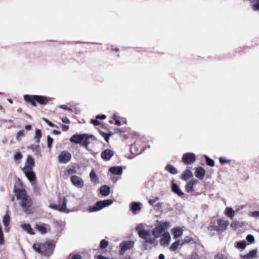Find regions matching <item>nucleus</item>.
<instances>
[{"instance_id": "43", "label": "nucleus", "mask_w": 259, "mask_h": 259, "mask_svg": "<svg viewBox=\"0 0 259 259\" xmlns=\"http://www.w3.org/2000/svg\"><path fill=\"white\" fill-rule=\"evenodd\" d=\"M193 240V238L190 236H187L184 238V243H190L191 241Z\"/></svg>"}, {"instance_id": "14", "label": "nucleus", "mask_w": 259, "mask_h": 259, "mask_svg": "<svg viewBox=\"0 0 259 259\" xmlns=\"http://www.w3.org/2000/svg\"><path fill=\"white\" fill-rule=\"evenodd\" d=\"M114 152L110 149H106L101 153V157L105 160H109L113 156Z\"/></svg>"}, {"instance_id": "11", "label": "nucleus", "mask_w": 259, "mask_h": 259, "mask_svg": "<svg viewBox=\"0 0 259 259\" xmlns=\"http://www.w3.org/2000/svg\"><path fill=\"white\" fill-rule=\"evenodd\" d=\"M71 158V154L67 151H63L58 156L59 161L62 163L68 162Z\"/></svg>"}, {"instance_id": "59", "label": "nucleus", "mask_w": 259, "mask_h": 259, "mask_svg": "<svg viewBox=\"0 0 259 259\" xmlns=\"http://www.w3.org/2000/svg\"><path fill=\"white\" fill-rule=\"evenodd\" d=\"M163 204L162 202L157 203L155 206L158 208H161L163 207Z\"/></svg>"}, {"instance_id": "15", "label": "nucleus", "mask_w": 259, "mask_h": 259, "mask_svg": "<svg viewBox=\"0 0 259 259\" xmlns=\"http://www.w3.org/2000/svg\"><path fill=\"white\" fill-rule=\"evenodd\" d=\"M85 134H75L73 135L70 140L71 142L74 143L75 144H81V141L83 140Z\"/></svg>"}, {"instance_id": "50", "label": "nucleus", "mask_w": 259, "mask_h": 259, "mask_svg": "<svg viewBox=\"0 0 259 259\" xmlns=\"http://www.w3.org/2000/svg\"><path fill=\"white\" fill-rule=\"evenodd\" d=\"M231 227L234 229H237L238 227V222L236 221H233L231 224Z\"/></svg>"}, {"instance_id": "35", "label": "nucleus", "mask_w": 259, "mask_h": 259, "mask_svg": "<svg viewBox=\"0 0 259 259\" xmlns=\"http://www.w3.org/2000/svg\"><path fill=\"white\" fill-rule=\"evenodd\" d=\"M204 157L206 160V162L207 165L211 167H213L214 166V161L211 158H210L208 156L204 155Z\"/></svg>"}, {"instance_id": "36", "label": "nucleus", "mask_w": 259, "mask_h": 259, "mask_svg": "<svg viewBox=\"0 0 259 259\" xmlns=\"http://www.w3.org/2000/svg\"><path fill=\"white\" fill-rule=\"evenodd\" d=\"M252 8L253 11H259V0H252Z\"/></svg>"}, {"instance_id": "48", "label": "nucleus", "mask_w": 259, "mask_h": 259, "mask_svg": "<svg viewBox=\"0 0 259 259\" xmlns=\"http://www.w3.org/2000/svg\"><path fill=\"white\" fill-rule=\"evenodd\" d=\"M43 120L50 127H55V124L53 123H52L51 121H50L49 120L46 118H43Z\"/></svg>"}, {"instance_id": "51", "label": "nucleus", "mask_w": 259, "mask_h": 259, "mask_svg": "<svg viewBox=\"0 0 259 259\" xmlns=\"http://www.w3.org/2000/svg\"><path fill=\"white\" fill-rule=\"evenodd\" d=\"M106 118V116L105 114L98 115L96 116L97 119H105Z\"/></svg>"}, {"instance_id": "10", "label": "nucleus", "mask_w": 259, "mask_h": 259, "mask_svg": "<svg viewBox=\"0 0 259 259\" xmlns=\"http://www.w3.org/2000/svg\"><path fill=\"white\" fill-rule=\"evenodd\" d=\"M67 202L68 200L66 198L64 197L62 200V204L61 205L57 204H50L49 207L60 211H65L67 208Z\"/></svg>"}, {"instance_id": "30", "label": "nucleus", "mask_w": 259, "mask_h": 259, "mask_svg": "<svg viewBox=\"0 0 259 259\" xmlns=\"http://www.w3.org/2000/svg\"><path fill=\"white\" fill-rule=\"evenodd\" d=\"M21 227L22 229H23L25 231L27 232V233L33 235L34 234V233L32 229L31 228L30 225L29 224H23L21 225Z\"/></svg>"}, {"instance_id": "39", "label": "nucleus", "mask_w": 259, "mask_h": 259, "mask_svg": "<svg viewBox=\"0 0 259 259\" xmlns=\"http://www.w3.org/2000/svg\"><path fill=\"white\" fill-rule=\"evenodd\" d=\"M108 245V242L105 239L102 240L100 242V246L101 248H105Z\"/></svg>"}, {"instance_id": "9", "label": "nucleus", "mask_w": 259, "mask_h": 259, "mask_svg": "<svg viewBox=\"0 0 259 259\" xmlns=\"http://www.w3.org/2000/svg\"><path fill=\"white\" fill-rule=\"evenodd\" d=\"M70 180L72 184L78 188H82L84 186V181L79 176L73 175L71 177Z\"/></svg>"}, {"instance_id": "49", "label": "nucleus", "mask_w": 259, "mask_h": 259, "mask_svg": "<svg viewBox=\"0 0 259 259\" xmlns=\"http://www.w3.org/2000/svg\"><path fill=\"white\" fill-rule=\"evenodd\" d=\"M143 228V226L142 224H139L138 226H136V230L138 232V235H139V231L144 230V229H142Z\"/></svg>"}, {"instance_id": "60", "label": "nucleus", "mask_w": 259, "mask_h": 259, "mask_svg": "<svg viewBox=\"0 0 259 259\" xmlns=\"http://www.w3.org/2000/svg\"><path fill=\"white\" fill-rule=\"evenodd\" d=\"M98 259H113V258H107L102 255H99L98 256Z\"/></svg>"}, {"instance_id": "37", "label": "nucleus", "mask_w": 259, "mask_h": 259, "mask_svg": "<svg viewBox=\"0 0 259 259\" xmlns=\"http://www.w3.org/2000/svg\"><path fill=\"white\" fill-rule=\"evenodd\" d=\"M180 245V241H176L174 242L169 247L170 251H175L177 249Z\"/></svg>"}, {"instance_id": "22", "label": "nucleus", "mask_w": 259, "mask_h": 259, "mask_svg": "<svg viewBox=\"0 0 259 259\" xmlns=\"http://www.w3.org/2000/svg\"><path fill=\"white\" fill-rule=\"evenodd\" d=\"M171 190L173 192L177 194L179 196H182L184 195L183 192L180 189L179 186L175 183H172Z\"/></svg>"}, {"instance_id": "54", "label": "nucleus", "mask_w": 259, "mask_h": 259, "mask_svg": "<svg viewBox=\"0 0 259 259\" xmlns=\"http://www.w3.org/2000/svg\"><path fill=\"white\" fill-rule=\"evenodd\" d=\"M92 123L96 126L99 125L100 123V121L96 119H92Z\"/></svg>"}, {"instance_id": "8", "label": "nucleus", "mask_w": 259, "mask_h": 259, "mask_svg": "<svg viewBox=\"0 0 259 259\" xmlns=\"http://www.w3.org/2000/svg\"><path fill=\"white\" fill-rule=\"evenodd\" d=\"M196 161V156L193 153H185L182 157V161L186 165H191Z\"/></svg>"}, {"instance_id": "34", "label": "nucleus", "mask_w": 259, "mask_h": 259, "mask_svg": "<svg viewBox=\"0 0 259 259\" xmlns=\"http://www.w3.org/2000/svg\"><path fill=\"white\" fill-rule=\"evenodd\" d=\"M35 228L40 233L42 234H46L47 233V229L44 226L36 224L35 225Z\"/></svg>"}, {"instance_id": "17", "label": "nucleus", "mask_w": 259, "mask_h": 259, "mask_svg": "<svg viewBox=\"0 0 259 259\" xmlns=\"http://www.w3.org/2000/svg\"><path fill=\"white\" fill-rule=\"evenodd\" d=\"M141 208V203L139 202H132L130 204V210L134 214L136 213L137 211L140 210Z\"/></svg>"}, {"instance_id": "27", "label": "nucleus", "mask_w": 259, "mask_h": 259, "mask_svg": "<svg viewBox=\"0 0 259 259\" xmlns=\"http://www.w3.org/2000/svg\"><path fill=\"white\" fill-rule=\"evenodd\" d=\"M175 238H178L181 236L183 234V230L180 228H174L172 230Z\"/></svg>"}, {"instance_id": "53", "label": "nucleus", "mask_w": 259, "mask_h": 259, "mask_svg": "<svg viewBox=\"0 0 259 259\" xmlns=\"http://www.w3.org/2000/svg\"><path fill=\"white\" fill-rule=\"evenodd\" d=\"M62 122L64 123H69L70 120L66 117H64L62 119Z\"/></svg>"}, {"instance_id": "33", "label": "nucleus", "mask_w": 259, "mask_h": 259, "mask_svg": "<svg viewBox=\"0 0 259 259\" xmlns=\"http://www.w3.org/2000/svg\"><path fill=\"white\" fill-rule=\"evenodd\" d=\"M3 223L5 227H8L10 224V217L8 214V211L3 217Z\"/></svg>"}, {"instance_id": "58", "label": "nucleus", "mask_w": 259, "mask_h": 259, "mask_svg": "<svg viewBox=\"0 0 259 259\" xmlns=\"http://www.w3.org/2000/svg\"><path fill=\"white\" fill-rule=\"evenodd\" d=\"M39 146L38 145H31L30 148L33 151L37 150L39 148Z\"/></svg>"}, {"instance_id": "32", "label": "nucleus", "mask_w": 259, "mask_h": 259, "mask_svg": "<svg viewBox=\"0 0 259 259\" xmlns=\"http://www.w3.org/2000/svg\"><path fill=\"white\" fill-rule=\"evenodd\" d=\"M225 212L226 215L231 219H232L235 215V211L231 207H227L226 209Z\"/></svg>"}, {"instance_id": "57", "label": "nucleus", "mask_w": 259, "mask_h": 259, "mask_svg": "<svg viewBox=\"0 0 259 259\" xmlns=\"http://www.w3.org/2000/svg\"><path fill=\"white\" fill-rule=\"evenodd\" d=\"M219 160H220V162L221 164H225L226 162H228L230 161V160H227L224 159L223 158H222V157H220V159H219Z\"/></svg>"}, {"instance_id": "29", "label": "nucleus", "mask_w": 259, "mask_h": 259, "mask_svg": "<svg viewBox=\"0 0 259 259\" xmlns=\"http://www.w3.org/2000/svg\"><path fill=\"white\" fill-rule=\"evenodd\" d=\"M193 176V174L190 169L186 170L183 174L182 179L187 181Z\"/></svg>"}, {"instance_id": "52", "label": "nucleus", "mask_w": 259, "mask_h": 259, "mask_svg": "<svg viewBox=\"0 0 259 259\" xmlns=\"http://www.w3.org/2000/svg\"><path fill=\"white\" fill-rule=\"evenodd\" d=\"M101 134L104 137V139H105V141L107 142H109V137L107 135V134H106V133H105L104 132H101Z\"/></svg>"}, {"instance_id": "56", "label": "nucleus", "mask_w": 259, "mask_h": 259, "mask_svg": "<svg viewBox=\"0 0 259 259\" xmlns=\"http://www.w3.org/2000/svg\"><path fill=\"white\" fill-rule=\"evenodd\" d=\"M62 128L63 131H67L69 129V126L64 124H61Z\"/></svg>"}, {"instance_id": "13", "label": "nucleus", "mask_w": 259, "mask_h": 259, "mask_svg": "<svg viewBox=\"0 0 259 259\" xmlns=\"http://www.w3.org/2000/svg\"><path fill=\"white\" fill-rule=\"evenodd\" d=\"M218 227L217 229L219 231H224L227 229V227L229 225V222L227 221H224L222 219H219L217 221Z\"/></svg>"}, {"instance_id": "47", "label": "nucleus", "mask_w": 259, "mask_h": 259, "mask_svg": "<svg viewBox=\"0 0 259 259\" xmlns=\"http://www.w3.org/2000/svg\"><path fill=\"white\" fill-rule=\"evenodd\" d=\"M159 197H156L155 198H154L153 199H150L148 201V203H149V204H150L151 205H153L154 204V203H155L157 200H159Z\"/></svg>"}, {"instance_id": "64", "label": "nucleus", "mask_w": 259, "mask_h": 259, "mask_svg": "<svg viewBox=\"0 0 259 259\" xmlns=\"http://www.w3.org/2000/svg\"><path fill=\"white\" fill-rule=\"evenodd\" d=\"M164 258H165V256L163 254H160L159 255V259H164Z\"/></svg>"}, {"instance_id": "1", "label": "nucleus", "mask_w": 259, "mask_h": 259, "mask_svg": "<svg viewBox=\"0 0 259 259\" xmlns=\"http://www.w3.org/2000/svg\"><path fill=\"white\" fill-rule=\"evenodd\" d=\"M14 192L18 200H21L20 204L26 213H30L29 207L31 205L30 198L27 196L25 190L14 188Z\"/></svg>"}, {"instance_id": "63", "label": "nucleus", "mask_w": 259, "mask_h": 259, "mask_svg": "<svg viewBox=\"0 0 259 259\" xmlns=\"http://www.w3.org/2000/svg\"><path fill=\"white\" fill-rule=\"evenodd\" d=\"M115 124L118 126L121 125V122L118 119L115 120Z\"/></svg>"}, {"instance_id": "38", "label": "nucleus", "mask_w": 259, "mask_h": 259, "mask_svg": "<svg viewBox=\"0 0 259 259\" xmlns=\"http://www.w3.org/2000/svg\"><path fill=\"white\" fill-rule=\"evenodd\" d=\"M246 245L245 241L243 240L240 242H238L237 243V247L239 248H241L242 249H243L245 248Z\"/></svg>"}, {"instance_id": "21", "label": "nucleus", "mask_w": 259, "mask_h": 259, "mask_svg": "<svg viewBox=\"0 0 259 259\" xmlns=\"http://www.w3.org/2000/svg\"><path fill=\"white\" fill-rule=\"evenodd\" d=\"M134 245V242L132 241H124L120 243V247H122L124 250H128L132 248Z\"/></svg>"}, {"instance_id": "2", "label": "nucleus", "mask_w": 259, "mask_h": 259, "mask_svg": "<svg viewBox=\"0 0 259 259\" xmlns=\"http://www.w3.org/2000/svg\"><path fill=\"white\" fill-rule=\"evenodd\" d=\"M34 164L33 158L29 155L27 157L25 166L22 169L25 176L31 182L34 181L35 180V175L32 170Z\"/></svg>"}, {"instance_id": "6", "label": "nucleus", "mask_w": 259, "mask_h": 259, "mask_svg": "<svg viewBox=\"0 0 259 259\" xmlns=\"http://www.w3.org/2000/svg\"><path fill=\"white\" fill-rule=\"evenodd\" d=\"M113 203V201L111 199H106L102 201H97L94 206L90 207L89 208V212L97 211L103 209V208L109 206Z\"/></svg>"}, {"instance_id": "4", "label": "nucleus", "mask_w": 259, "mask_h": 259, "mask_svg": "<svg viewBox=\"0 0 259 259\" xmlns=\"http://www.w3.org/2000/svg\"><path fill=\"white\" fill-rule=\"evenodd\" d=\"M55 248V244L52 241H47L38 245L37 251L42 254L49 256L52 254Z\"/></svg>"}, {"instance_id": "25", "label": "nucleus", "mask_w": 259, "mask_h": 259, "mask_svg": "<svg viewBox=\"0 0 259 259\" xmlns=\"http://www.w3.org/2000/svg\"><path fill=\"white\" fill-rule=\"evenodd\" d=\"M257 250L253 249L251 250L248 254L242 256V257L244 259H250L253 258L256 256Z\"/></svg>"}, {"instance_id": "18", "label": "nucleus", "mask_w": 259, "mask_h": 259, "mask_svg": "<svg viewBox=\"0 0 259 259\" xmlns=\"http://www.w3.org/2000/svg\"><path fill=\"white\" fill-rule=\"evenodd\" d=\"M205 170L203 167H198L196 169L195 175L197 178L202 180L203 179L205 175Z\"/></svg>"}, {"instance_id": "19", "label": "nucleus", "mask_w": 259, "mask_h": 259, "mask_svg": "<svg viewBox=\"0 0 259 259\" xmlns=\"http://www.w3.org/2000/svg\"><path fill=\"white\" fill-rule=\"evenodd\" d=\"M198 181L193 180L190 181L186 186V190L187 192H190L194 191V186L197 184Z\"/></svg>"}, {"instance_id": "16", "label": "nucleus", "mask_w": 259, "mask_h": 259, "mask_svg": "<svg viewBox=\"0 0 259 259\" xmlns=\"http://www.w3.org/2000/svg\"><path fill=\"white\" fill-rule=\"evenodd\" d=\"M217 226L215 225V222L213 221H211L209 224L208 227V231L209 235L210 237H213L215 236V232L219 231V230L217 229Z\"/></svg>"}, {"instance_id": "26", "label": "nucleus", "mask_w": 259, "mask_h": 259, "mask_svg": "<svg viewBox=\"0 0 259 259\" xmlns=\"http://www.w3.org/2000/svg\"><path fill=\"white\" fill-rule=\"evenodd\" d=\"M165 170L172 175H176L178 173L177 169L171 164H168L165 166Z\"/></svg>"}, {"instance_id": "12", "label": "nucleus", "mask_w": 259, "mask_h": 259, "mask_svg": "<svg viewBox=\"0 0 259 259\" xmlns=\"http://www.w3.org/2000/svg\"><path fill=\"white\" fill-rule=\"evenodd\" d=\"M170 240V234L168 232L164 233L162 235V237L160 239V245L162 246H167L169 244Z\"/></svg>"}, {"instance_id": "7", "label": "nucleus", "mask_w": 259, "mask_h": 259, "mask_svg": "<svg viewBox=\"0 0 259 259\" xmlns=\"http://www.w3.org/2000/svg\"><path fill=\"white\" fill-rule=\"evenodd\" d=\"M170 226L168 222H164L157 227H156L152 230V235L155 238H159L162 235V233H163L165 230L167 229Z\"/></svg>"}, {"instance_id": "3", "label": "nucleus", "mask_w": 259, "mask_h": 259, "mask_svg": "<svg viewBox=\"0 0 259 259\" xmlns=\"http://www.w3.org/2000/svg\"><path fill=\"white\" fill-rule=\"evenodd\" d=\"M139 237L144 239V248L145 250L150 249L152 247L150 245L153 244L155 241V237H152L149 230H144L139 231Z\"/></svg>"}, {"instance_id": "24", "label": "nucleus", "mask_w": 259, "mask_h": 259, "mask_svg": "<svg viewBox=\"0 0 259 259\" xmlns=\"http://www.w3.org/2000/svg\"><path fill=\"white\" fill-rule=\"evenodd\" d=\"M90 177L91 181L97 185L99 184V179L96 173L94 170H92L90 174Z\"/></svg>"}, {"instance_id": "31", "label": "nucleus", "mask_w": 259, "mask_h": 259, "mask_svg": "<svg viewBox=\"0 0 259 259\" xmlns=\"http://www.w3.org/2000/svg\"><path fill=\"white\" fill-rule=\"evenodd\" d=\"M41 137V131L39 129H36L35 132V136L34 139L35 141L38 143L40 142V138Z\"/></svg>"}, {"instance_id": "42", "label": "nucleus", "mask_w": 259, "mask_h": 259, "mask_svg": "<svg viewBox=\"0 0 259 259\" xmlns=\"http://www.w3.org/2000/svg\"><path fill=\"white\" fill-rule=\"evenodd\" d=\"M53 141V139L50 136H48L47 137V146L49 148H51Z\"/></svg>"}, {"instance_id": "46", "label": "nucleus", "mask_w": 259, "mask_h": 259, "mask_svg": "<svg viewBox=\"0 0 259 259\" xmlns=\"http://www.w3.org/2000/svg\"><path fill=\"white\" fill-rule=\"evenodd\" d=\"M215 259H228L227 256L223 254H219L215 257Z\"/></svg>"}, {"instance_id": "41", "label": "nucleus", "mask_w": 259, "mask_h": 259, "mask_svg": "<svg viewBox=\"0 0 259 259\" xmlns=\"http://www.w3.org/2000/svg\"><path fill=\"white\" fill-rule=\"evenodd\" d=\"M250 215L252 217L259 219V211H254L250 212Z\"/></svg>"}, {"instance_id": "62", "label": "nucleus", "mask_w": 259, "mask_h": 259, "mask_svg": "<svg viewBox=\"0 0 259 259\" xmlns=\"http://www.w3.org/2000/svg\"><path fill=\"white\" fill-rule=\"evenodd\" d=\"M53 133L54 134V135H59L61 134V132L59 131H57V130H54L53 131Z\"/></svg>"}, {"instance_id": "5", "label": "nucleus", "mask_w": 259, "mask_h": 259, "mask_svg": "<svg viewBox=\"0 0 259 259\" xmlns=\"http://www.w3.org/2000/svg\"><path fill=\"white\" fill-rule=\"evenodd\" d=\"M24 99L25 101L30 103L33 106H36V102H37L41 105H46L49 102V100L47 98L38 95H25L24 96Z\"/></svg>"}, {"instance_id": "28", "label": "nucleus", "mask_w": 259, "mask_h": 259, "mask_svg": "<svg viewBox=\"0 0 259 259\" xmlns=\"http://www.w3.org/2000/svg\"><path fill=\"white\" fill-rule=\"evenodd\" d=\"M93 137V136L92 135L89 136L87 134H85V136L84 137L83 140L81 141V144L85 147H88V145L90 144V142L89 141V139Z\"/></svg>"}, {"instance_id": "55", "label": "nucleus", "mask_w": 259, "mask_h": 259, "mask_svg": "<svg viewBox=\"0 0 259 259\" xmlns=\"http://www.w3.org/2000/svg\"><path fill=\"white\" fill-rule=\"evenodd\" d=\"M76 171V168L74 167L73 168H69L68 169V172L69 174H72L73 173H75Z\"/></svg>"}, {"instance_id": "23", "label": "nucleus", "mask_w": 259, "mask_h": 259, "mask_svg": "<svg viewBox=\"0 0 259 259\" xmlns=\"http://www.w3.org/2000/svg\"><path fill=\"white\" fill-rule=\"evenodd\" d=\"M109 171L113 175H121L123 170L121 166H112L109 168Z\"/></svg>"}, {"instance_id": "40", "label": "nucleus", "mask_w": 259, "mask_h": 259, "mask_svg": "<svg viewBox=\"0 0 259 259\" xmlns=\"http://www.w3.org/2000/svg\"><path fill=\"white\" fill-rule=\"evenodd\" d=\"M24 136V131L23 130H21V131H19L17 134V135H16V138L18 140H20L21 139V138L23 137Z\"/></svg>"}, {"instance_id": "45", "label": "nucleus", "mask_w": 259, "mask_h": 259, "mask_svg": "<svg viewBox=\"0 0 259 259\" xmlns=\"http://www.w3.org/2000/svg\"><path fill=\"white\" fill-rule=\"evenodd\" d=\"M246 240L248 242L252 243L254 241V238L252 235L249 234L246 236Z\"/></svg>"}, {"instance_id": "61", "label": "nucleus", "mask_w": 259, "mask_h": 259, "mask_svg": "<svg viewBox=\"0 0 259 259\" xmlns=\"http://www.w3.org/2000/svg\"><path fill=\"white\" fill-rule=\"evenodd\" d=\"M126 250H124L122 248V247H120V254L121 255H123L124 254V253H125V252L126 251Z\"/></svg>"}, {"instance_id": "20", "label": "nucleus", "mask_w": 259, "mask_h": 259, "mask_svg": "<svg viewBox=\"0 0 259 259\" xmlns=\"http://www.w3.org/2000/svg\"><path fill=\"white\" fill-rule=\"evenodd\" d=\"M100 193L103 196H107L110 193V188L107 185H103L100 187Z\"/></svg>"}, {"instance_id": "44", "label": "nucleus", "mask_w": 259, "mask_h": 259, "mask_svg": "<svg viewBox=\"0 0 259 259\" xmlns=\"http://www.w3.org/2000/svg\"><path fill=\"white\" fill-rule=\"evenodd\" d=\"M14 157L15 160H20L22 158V154H21L20 152H17L14 155Z\"/></svg>"}]
</instances>
